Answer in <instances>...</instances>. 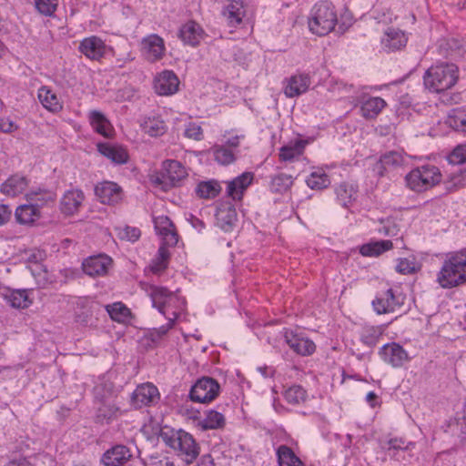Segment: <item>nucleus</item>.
I'll return each mask as SVG.
<instances>
[{
	"mask_svg": "<svg viewBox=\"0 0 466 466\" xmlns=\"http://www.w3.org/2000/svg\"><path fill=\"white\" fill-rule=\"evenodd\" d=\"M436 281L442 289H452L465 284L466 252L448 253L437 273Z\"/></svg>",
	"mask_w": 466,
	"mask_h": 466,
	"instance_id": "obj_1",
	"label": "nucleus"
},
{
	"mask_svg": "<svg viewBox=\"0 0 466 466\" xmlns=\"http://www.w3.org/2000/svg\"><path fill=\"white\" fill-rule=\"evenodd\" d=\"M404 181L410 191L421 194L439 186L443 181V175L436 165L425 163L411 168Z\"/></svg>",
	"mask_w": 466,
	"mask_h": 466,
	"instance_id": "obj_2",
	"label": "nucleus"
},
{
	"mask_svg": "<svg viewBox=\"0 0 466 466\" xmlns=\"http://www.w3.org/2000/svg\"><path fill=\"white\" fill-rule=\"evenodd\" d=\"M459 80V67L453 63L431 66L424 75V85L432 92L440 93L454 86Z\"/></svg>",
	"mask_w": 466,
	"mask_h": 466,
	"instance_id": "obj_3",
	"label": "nucleus"
},
{
	"mask_svg": "<svg viewBox=\"0 0 466 466\" xmlns=\"http://www.w3.org/2000/svg\"><path fill=\"white\" fill-rule=\"evenodd\" d=\"M338 23L335 6L328 1H321L311 8L308 25L309 31L319 36H324L332 32Z\"/></svg>",
	"mask_w": 466,
	"mask_h": 466,
	"instance_id": "obj_4",
	"label": "nucleus"
},
{
	"mask_svg": "<svg viewBox=\"0 0 466 466\" xmlns=\"http://www.w3.org/2000/svg\"><path fill=\"white\" fill-rule=\"evenodd\" d=\"M163 441L173 449L187 464H191L199 455V446L193 436L184 431L161 434Z\"/></svg>",
	"mask_w": 466,
	"mask_h": 466,
	"instance_id": "obj_5",
	"label": "nucleus"
},
{
	"mask_svg": "<svg viewBox=\"0 0 466 466\" xmlns=\"http://www.w3.org/2000/svg\"><path fill=\"white\" fill-rule=\"evenodd\" d=\"M219 390L220 386L216 380L203 377L192 386L189 396L195 402L208 403L218 396Z\"/></svg>",
	"mask_w": 466,
	"mask_h": 466,
	"instance_id": "obj_6",
	"label": "nucleus"
},
{
	"mask_svg": "<svg viewBox=\"0 0 466 466\" xmlns=\"http://www.w3.org/2000/svg\"><path fill=\"white\" fill-rule=\"evenodd\" d=\"M187 176L185 167L177 160L163 162L158 182L167 187H176Z\"/></svg>",
	"mask_w": 466,
	"mask_h": 466,
	"instance_id": "obj_7",
	"label": "nucleus"
},
{
	"mask_svg": "<svg viewBox=\"0 0 466 466\" xmlns=\"http://www.w3.org/2000/svg\"><path fill=\"white\" fill-rule=\"evenodd\" d=\"M403 304L400 294H395L392 289L383 291L372 300V307L377 314H387L399 309Z\"/></svg>",
	"mask_w": 466,
	"mask_h": 466,
	"instance_id": "obj_8",
	"label": "nucleus"
},
{
	"mask_svg": "<svg viewBox=\"0 0 466 466\" xmlns=\"http://www.w3.org/2000/svg\"><path fill=\"white\" fill-rule=\"evenodd\" d=\"M109 49L105 41L96 35L84 38L78 46V51L92 61L103 59Z\"/></svg>",
	"mask_w": 466,
	"mask_h": 466,
	"instance_id": "obj_9",
	"label": "nucleus"
},
{
	"mask_svg": "<svg viewBox=\"0 0 466 466\" xmlns=\"http://www.w3.org/2000/svg\"><path fill=\"white\" fill-rule=\"evenodd\" d=\"M159 400L157 388L150 383H143L137 387L131 397V403L136 409L155 404Z\"/></svg>",
	"mask_w": 466,
	"mask_h": 466,
	"instance_id": "obj_10",
	"label": "nucleus"
},
{
	"mask_svg": "<svg viewBox=\"0 0 466 466\" xmlns=\"http://www.w3.org/2000/svg\"><path fill=\"white\" fill-rule=\"evenodd\" d=\"M147 292L151 299L153 307L157 309L161 314L167 313L166 309L167 303H179V297L164 287L151 285Z\"/></svg>",
	"mask_w": 466,
	"mask_h": 466,
	"instance_id": "obj_11",
	"label": "nucleus"
},
{
	"mask_svg": "<svg viewBox=\"0 0 466 466\" xmlns=\"http://www.w3.org/2000/svg\"><path fill=\"white\" fill-rule=\"evenodd\" d=\"M112 262V258L107 255L99 254L86 258L82 263V268L90 277H102L107 274Z\"/></svg>",
	"mask_w": 466,
	"mask_h": 466,
	"instance_id": "obj_12",
	"label": "nucleus"
},
{
	"mask_svg": "<svg viewBox=\"0 0 466 466\" xmlns=\"http://www.w3.org/2000/svg\"><path fill=\"white\" fill-rule=\"evenodd\" d=\"M179 79L172 70H164L154 79V88L160 96H171L178 91Z\"/></svg>",
	"mask_w": 466,
	"mask_h": 466,
	"instance_id": "obj_13",
	"label": "nucleus"
},
{
	"mask_svg": "<svg viewBox=\"0 0 466 466\" xmlns=\"http://www.w3.org/2000/svg\"><path fill=\"white\" fill-rule=\"evenodd\" d=\"M157 233L162 239V245L173 247L178 241V236L175 225L167 216L155 217L153 219Z\"/></svg>",
	"mask_w": 466,
	"mask_h": 466,
	"instance_id": "obj_14",
	"label": "nucleus"
},
{
	"mask_svg": "<svg viewBox=\"0 0 466 466\" xmlns=\"http://www.w3.org/2000/svg\"><path fill=\"white\" fill-rule=\"evenodd\" d=\"M191 419L195 426L202 431L223 429L226 424L225 416L215 410H207L203 418L199 412H196Z\"/></svg>",
	"mask_w": 466,
	"mask_h": 466,
	"instance_id": "obj_15",
	"label": "nucleus"
},
{
	"mask_svg": "<svg viewBox=\"0 0 466 466\" xmlns=\"http://www.w3.org/2000/svg\"><path fill=\"white\" fill-rule=\"evenodd\" d=\"M165 50L164 40L157 35H150L141 42L142 54L149 62H156L161 59Z\"/></svg>",
	"mask_w": 466,
	"mask_h": 466,
	"instance_id": "obj_16",
	"label": "nucleus"
},
{
	"mask_svg": "<svg viewBox=\"0 0 466 466\" xmlns=\"http://www.w3.org/2000/svg\"><path fill=\"white\" fill-rule=\"evenodd\" d=\"M379 353L386 363L394 368L401 367L409 360L407 351L395 342L385 344Z\"/></svg>",
	"mask_w": 466,
	"mask_h": 466,
	"instance_id": "obj_17",
	"label": "nucleus"
},
{
	"mask_svg": "<svg viewBox=\"0 0 466 466\" xmlns=\"http://www.w3.org/2000/svg\"><path fill=\"white\" fill-rule=\"evenodd\" d=\"M215 216L216 225L225 232H231L238 222L237 210L230 203L220 204Z\"/></svg>",
	"mask_w": 466,
	"mask_h": 466,
	"instance_id": "obj_18",
	"label": "nucleus"
},
{
	"mask_svg": "<svg viewBox=\"0 0 466 466\" xmlns=\"http://www.w3.org/2000/svg\"><path fill=\"white\" fill-rule=\"evenodd\" d=\"M96 197L104 204L114 205L122 199V188L115 182L104 181L95 187Z\"/></svg>",
	"mask_w": 466,
	"mask_h": 466,
	"instance_id": "obj_19",
	"label": "nucleus"
},
{
	"mask_svg": "<svg viewBox=\"0 0 466 466\" xmlns=\"http://www.w3.org/2000/svg\"><path fill=\"white\" fill-rule=\"evenodd\" d=\"M85 200L83 191L70 189L65 192L60 201V209L63 214L72 216L77 213Z\"/></svg>",
	"mask_w": 466,
	"mask_h": 466,
	"instance_id": "obj_20",
	"label": "nucleus"
},
{
	"mask_svg": "<svg viewBox=\"0 0 466 466\" xmlns=\"http://www.w3.org/2000/svg\"><path fill=\"white\" fill-rule=\"evenodd\" d=\"M285 340L290 349L301 356L311 355L316 350V345L311 339L293 332L287 331Z\"/></svg>",
	"mask_w": 466,
	"mask_h": 466,
	"instance_id": "obj_21",
	"label": "nucleus"
},
{
	"mask_svg": "<svg viewBox=\"0 0 466 466\" xmlns=\"http://www.w3.org/2000/svg\"><path fill=\"white\" fill-rule=\"evenodd\" d=\"M131 457V451L127 447L116 445L103 454L101 461L105 466H123Z\"/></svg>",
	"mask_w": 466,
	"mask_h": 466,
	"instance_id": "obj_22",
	"label": "nucleus"
},
{
	"mask_svg": "<svg viewBox=\"0 0 466 466\" xmlns=\"http://www.w3.org/2000/svg\"><path fill=\"white\" fill-rule=\"evenodd\" d=\"M254 175L244 172L233 180L228 182L227 193L233 200H241L245 190L252 183Z\"/></svg>",
	"mask_w": 466,
	"mask_h": 466,
	"instance_id": "obj_23",
	"label": "nucleus"
},
{
	"mask_svg": "<svg viewBox=\"0 0 466 466\" xmlns=\"http://www.w3.org/2000/svg\"><path fill=\"white\" fill-rule=\"evenodd\" d=\"M310 86V77L306 74H298L286 81L284 94L288 97H295L305 93Z\"/></svg>",
	"mask_w": 466,
	"mask_h": 466,
	"instance_id": "obj_24",
	"label": "nucleus"
},
{
	"mask_svg": "<svg viewBox=\"0 0 466 466\" xmlns=\"http://www.w3.org/2000/svg\"><path fill=\"white\" fill-rule=\"evenodd\" d=\"M97 150L101 155L117 165L127 163L129 157L127 149L117 144H111L107 142L98 143Z\"/></svg>",
	"mask_w": 466,
	"mask_h": 466,
	"instance_id": "obj_25",
	"label": "nucleus"
},
{
	"mask_svg": "<svg viewBox=\"0 0 466 466\" xmlns=\"http://www.w3.org/2000/svg\"><path fill=\"white\" fill-rule=\"evenodd\" d=\"M178 36L184 44L196 46L203 39L204 30L198 23L188 21L181 26Z\"/></svg>",
	"mask_w": 466,
	"mask_h": 466,
	"instance_id": "obj_26",
	"label": "nucleus"
},
{
	"mask_svg": "<svg viewBox=\"0 0 466 466\" xmlns=\"http://www.w3.org/2000/svg\"><path fill=\"white\" fill-rule=\"evenodd\" d=\"M407 41L408 38L403 31L390 27L385 31L381 38V46L388 51H395L404 47Z\"/></svg>",
	"mask_w": 466,
	"mask_h": 466,
	"instance_id": "obj_27",
	"label": "nucleus"
},
{
	"mask_svg": "<svg viewBox=\"0 0 466 466\" xmlns=\"http://www.w3.org/2000/svg\"><path fill=\"white\" fill-rule=\"evenodd\" d=\"M28 187V180L25 177L18 174L8 177L1 186L0 191L4 195L15 197L22 194Z\"/></svg>",
	"mask_w": 466,
	"mask_h": 466,
	"instance_id": "obj_28",
	"label": "nucleus"
},
{
	"mask_svg": "<svg viewBox=\"0 0 466 466\" xmlns=\"http://www.w3.org/2000/svg\"><path fill=\"white\" fill-rule=\"evenodd\" d=\"M25 198L40 210L41 208L53 204L56 199V194L52 190L37 188L29 191Z\"/></svg>",
	"mask_w": 466,
	"mask_h": 466,
	"instance_id": "obj_29",
	"label": "nucleus"
},
{
	"mask_svg": "<svg viewBox=\"0 0 466 466\" xmlns=\"http://www.w3.org/2000/svg\"><path fill=\"white\" fill-rule=\"evenodd\" d=\"M38 99L43 106L50 112L58 113L63 108V104L56 94L48 86H41L38 89Z\"/></svg>",
	"mask_w": 466,
	"mask_h": 466,
	"instance_id": "obj_30",
	"label": "nucleus"
},
{
	"mask_svg": "<svg viewBox=\"0 0 466 466\" xmlns=\"http://www.w3.org/2000/svg\"><path fill=\"white\" fill-rule=\"evenodd\" d=\"M387 325H366L360 332V341L369 348L375 347L384 334Z\"/></svg>",
	"mask_w": 466,
	"mask_h": 466,
	"instance_id": "obj_31",
	"label": "nucleus"
},
{
	"mask_svg": "<svg viewBox=\"0 0 466 466\" xmlns=\"http://www.w3.org/2000/svg\"><path fill=\"white\" fill-rule=\"evenodd\" d=\"M307 141L299 139L283 146L279 149V160L291 162L298 159L304 153Z\"/></svg>",
	"mask_w": 466,
	"mask_h": 466,
	"instance_id": "obj_32",
	"label": "nucleus"
},
{
	"mask_svg": "<svg viewBox=\"0 0 466 466\" xmlns=\"http://www.w3.org/2000/svg\"><path fill=\"white\" fill-rule=\"evenodd\" d=\"M89 122L93 129L105 137H108L112 132V125L104 114L97 110L89 112Z\"/></svg>",
	"mask_w": 466,
	"mask_h": 466,
	"instance_id": "obj_33",
	"label": "nucleus"
},
{
	"mask_svg": "<svg viewBox=\"0 0 466 466\" xmlns=\"http://www.w3.org/2000/svg\"><path fill=\"white\" fill-rule=\"evenodd\" d=\"M224 15L229 25L236 26L239 25L245 15V8L241 0H230L226 5Z\"/></svg>",
	"mask_w": 466,
	"mask_h": 466,
	"instance_id": "obj_34",
	"label": "nucleus"
},
{
	"mask_svg": "<svg viewBox=\"0 0 466 466\" xmlns=\"http://www.w3.org/2000/svg\"><path fill=\"white\" fill-rule=\"evenodd\" d=\"M384 99L379 96H371L361 104L360 111L363 117L367 119L375 118L386 106Z\"/></svg>",
	"mask_w": 466,
	"mask_h": 466,
	"instance_id": "obj_35",
	"label": "nucleus"
},
{
	"mask_svg": "<svg viewBox=\"0 0 466 466\" xmlns=\"http://www.w3.org/2000/svg\"><path fill=\"white\" fill-rule=\"evenodd\" d=\"M27 289L11 290L5 295V299L15 309H26L32 304Z\"/></svg>",
	"mask_w": 466,
	"mask_h": 466,
	"instance_id": "obj_36",
	"label": "nucleus"
},
{
	"mask_svg": "<svg viewBox=\"0 0 466 466\" xmlns=\"http://www.w3.org/2000/svg\"><path fill=\"white\" fill-rule=\"evenodd\" d=\"M221 189L219 182L212 179L199 182L196 187L195 192L200 198L209 199L218 196Z\"/></svg>",
	"mask_w": 466,
	"mask_h": 466,
	"instance_id": "obj_37",
	"label": "nucleus"
},
{
	"mask_svg": "<svg viewBox=\"0 0 466 466\" xmlns=\"http://www.w3.org/2000/svg\"><path fill=\"white\" fill-rule=\"evenodd\" d=\"M15 218L20 224H31L40 218V210L29 202L19 206L15 210Z\"/></svg>",
	"mask_w": 466,
	"mask_h": 466,
	"instance_id": "obj_38",
	"label": "nucleus"
},
{
	"mask_svg": "<svg viewBox=\"0 0 466 466\" xmlns=\"http://www.w3.org/2000/svg\"><path fill=\"white\" fill-rule=\"evenodd\" d=\"M447 192H455L466 187V169L460 168L451 172L443 181Z\"/></svg>",
	"mask_w": 466,
	"mask_h": 466,
	"instance_id": "obj_39",
	"label": "nucleus"
},
{
	"mask_svg": "<svg viewBox=\"0 0 466 466\" xmlns=\"http://www.w3.org/2000/svg\"><path fill=\"white\" fill-rule=\"evenodd\" d=\"M336 196L339 203L344 207H350L356 199V188L348 183H341L336 187Z\"/></svg>",
	"mask_w": 466,
	"mask_h": 466,
	"instance_id": "obj_40",
	"label": "nucleus"
},
{
	"mask_svg": "<svg viewBox=\"0 0 466 466\" xmlns=\"http://www.w3.org/2000/svg\"><path fill=\"white\" fill-rule=\"evenodd\" d=\"M210 153L219 165L227 166L236 160V152L223 145H214L210 148Z\"/></svg>",
	"mask_w": 466,
	"mask_h": 466,
	"instance_id": "obj_41",
	"label": "nucleus"
},
{
	"mask_svg": "<svg viewBox=\"0 0 466 466\" xmlns=\"http://www.w3.org/2000/svg\"><path fill=\"white\" fill-rule=\"evenodd\" d=\"M142 130L150 137H159L166 133L167 126L159 117H147L141 124Z\"/></svg>",
	"mask_w": 466,
	"mask_h": 466,
	"instance_id": "obj_42",
	"label": "nucleus"
},
{
	"mask_svg": "<svg viewBox=\"0 0 466 466\" xmlns=\"http://www.w3.org/2000/svg\"><path fill=\"white\" fill-rule=\"evenodd\" d=\"M392 248L393 244L390 240H380L362 245L360 253L366 257L380 256Z\"/></svg>",
	"mask_w": 466,
	"mask_h": 466,
	"instance_id": "obj_43",
	"label": "nucleus"
},
{
	"mask_svg": "<svg viewBox=\"0 0 466 466\" xmlns=\"http://www.w3.org/2000/svg\"><path fill=\"white\" fill-rule=\"evenodd\" d=\"M277 456L279 466H304L299 458L286 445L278 448Z\"/></svg>",
	"mask_w": 466,
	"mask_h": 466,
	"instance_id": "obj_44",
	"label": "nucleus"
},
{
	"mask_svg": "<svg viewBox=\"0 0 466 466\" xmlns=\"http://www.w3.org/2000/svg\"><path fill=\"white\" fill-rule=\"evenodd\" d=\"M184 301L179 298L177 304H166L167 314H163L167 319V323L162 326L159 329L162 334H166L175 324L176 319L178 318L180 312L184 309Z\"/></svg>",
	"mask_w": 466,
	"mask_h": 466,
	"instance_id": "obj_45",
	"label": "nucleus"
},
{
	"mask_svg": "<svg viewBox=\"0 0 466 466\" xmlns=\"http://www.w3.org/2000/svg\"><path fill=\"white\" fill-rule=\"evenodd\" d=\"M167 247V245H161L156 258L152 261L151 270L156 274L164 271L167 268L170 258V252Z\"/></svg>",
	"mask_w": 466,
	"mask_h": 466,
	"instance_id": "obj_46",
	"label": "nucleus"
},
{
	"mask_svg": "<svg viewBox=\"0 0 466 466\" xmlns=\"http://www.w3.org/2000/svg\"><path fill=\"white\" fill-rule=\"evenodd\" d=\"M447 123L457 131L466 132V111L454 108L448 116Z\"/></svg>",
	"mask_w": 466,
	"mask_h": 466,
	"instance_id": "obj_47",
	"label": "nucleus"
},
{
	"mask_svg": "<svg viewBox=\"0 0 466 466\" xmlns=\"http://www.w3.org/2000/svg\"><path fill=\"white\" fill-rule=\"evenodd\" d=\"M307 185L312 189H323L329 186L330 179L329 176L322 170L313 171L306 180Z\"/></svg>",
	"mask_w": 466,
	"mask_h": 466,
	"instance_id": "obj_48",
	"label": "nucleus"
},
{
	"mask_svg": "<svg viewBox=\"0 0 466 466\" xmlns=\"http://www.w3.org/2000/svg\"><path fill=\"white\" fill-rule=\"evenodd\" d=\"M110 318L118 322H124L130 316L129 309L122 302H116L106 306Z\"/></svg>",
	"mask_w": 466,
	"mask_h": 466,
	"instance_id": "obj_49",
	"label": "nucleus"
},
{
	"mask_svg": "<svg viewBox=\"0 0 466 466\" xmlns=\"http://www.w3.org/2000/svg\"><path fill=\"white\" fill-rule=\"evenodd\" d=\"M293 184V177L287 174H279L272 178L271 190L276 193L288 191Z\"/></svg>",
	"mask_w": 466,
	"mask_h": 466,
	"instance_id": "obj_50",
	"label": "nucleus"
},
{
	"mask_svg": "<svg viewBox=\"0 0 466 466\" xmlns=\"http://www.w3.org/2000/svg\"><path fill=\"white\" fill-rule=\"evenodd\" d=\"M306 390L299 385H293L284 392L285 400L291 404H299L306 400Z\"/></svg>",
	"mask_w": 466,
	"mask_h": 466,
	"instance_id": "obj_51",
	"label": "nucleus"
},
{
	"mask_svg": "<svg viewBox=\"0 0 466 466\" xmlns=\"http://www.w3.org/2000/svg\"><path fill=\"white\" fill-rule=\"evenodd\" d=\"M395 269L400 274L408 275L416 273L419 267L414 258H403L397 260Z\"/></svg>",
	"mask_w": 466,
	"mask_h": 466,
	"instance_id": "obj_52",
	"label": "nucleus"
},
{
	"mask_svg": "<svg viewBox=\"0 0 466 466\" xmlns=\"http://www.w3.org/2000/svg\"><path fill=\"white\" fill-rule=\"evenodd\" d=\"M402 162L403 157L400 153L390 151L380 157L379 165L386 170L391 167L400 166Z\"/></svg>",
	"mask_w": 466,
	"mask_h": 466,
	"instance_id": "obj_53",
	"label": "nucleus"
},
{
	"mask_svg": "<svg viewBox=\"0 0 466 466\" xmlns=\"http://www.w3.org/2000/svg\"><path fill=\"white\" fill-rule=\"evenodd\" d=\"M36 10L43 15L51 16L56 11L58 0H34Z\"/></svg>",
	"mask_w": 466,
	"mask_h": 466,
	"instance_id": "obj_54",
	"label": "nucleus"
},
{
	"mask_svg": "<svg viewBox=\"0 0 466 466\" xmlns=\"http://www.w3.org/2000/svg\"><path fill=\"white\" fill-rule=\"evenodd\" d=\"M376 230L386 237H394L398 234V228L394 221L390 218H383L380 220L379 227Z\"/></svg>",
	"mask_w": 466,
	"mask_h": 466,
	"instance_id": "obj_55",
	"label": "nucleus"
},
{
	"mask_svg": "<svg viewBox=\"0 0 466 466\" xmlns=\"http://www.w3.org/2000/svg\"><path fill=\"white\" fill-rule=\"evenodd\" d=\"M448 160L452 165L466 163V143L457 146L449 155Z\"/></svg>",
	"mask_w": 466,
	"mask_h": 466,
	"instance_id": "obj_56",
	"label": "nucleus"
},
{
	"mask_svg": "<svg viewBox=\"0 0 466 466\" xmlns=\"http://www.w3.org/2000/svg\"><path fill=\"white\" fill-rule=\"evenodd\" d=\"M144 466H175V464L170 458L156 453L144 461Z\"/></svg>",
	"mask_w": 466,
	"mask_h": 466,
	"instance_id": "obj_57",
	"label": "nucleus"
},
{
	"mask_svg": "<svg viewBox=\"0 0 466 466\" xmlns=\"http://www.w3.org/2000/svg\"><path fill=\"white\" fill-rule=\"evenodd\" d=\"M118 411V408L110 402H103L97 410V417L102 420H109L113 419Z\"/></svg>",
	"mask_w": 466,
	"mask_h": 466,
	"instance_id": "obj_58",
	"label": "nucleus"
},
{
	"mask_svg": "<svg viewBox=\"0 0 466 466\" xmlns=\"http://www.w3.org/2000/svg\"><path fill=\"white\" fill-rule=\"evenodd\" d=\"M184 135L186 137L194 139L196 141H200L204 137L202 127L196 123H189L187 125Z\"/></svg>",
	"mask_w": 466,
	"mask_h": 466,
	"instance_id": "obj_59",
	"label": "nucleus"
},
{
	"mask_svg": "<svg viewBox=\"0 0 466 466\" xmlns=\"http://www.w3.org/2000/svg\"><path fill=\"white\" fill-rule=\"evenodd\" d=\"M390 450H412L415 446L414 442H406L402 438H393L389 441Z\"/></svg>",
	"mask_w": 466,
	"mask_h": 466,
	"instance_id": "obj_60",
	"label": "nucleus"
},
{
	"mask_svg": "<svg viewBox=\"0 0 466 466\" xmlns=\"http://www.w3.org/2000/svg\"><path fill=\"white\" fill-rule=\"evenodd\" d=\"M18 126L7 117L0 118V132L10 134L15 131Z\"/></svg>",
	"mask_w": 466,
	"mask_h": 466,
	"instance_id": "obj_61",
	"label": "nucleus"
},
{
	"mask_svg": "<svg viewBox=\"0 0 466 466\" xmlns=\"http://www.w3.org/2000/svg\"><path fill=\"white\" fill-rule=\"evenodd\" d=\"M140 237V230L137 228L127 227L124 229L123 238H127L129 241H136Z\"/></svg>",
	"mask_w": 466,
	"mask_h": 466,
	"instance_id": "obj_62",
	"label": "nucleus"
},
{
	"mask_svg": "<svg viewBox=\"0 0 466 466\" xmlns=\"http://www.w3.org/2000/svg\"><path fill=\"white\" fill-rule=\"evenodd\" d=\"M243 137L244 136H234L228 137L223 146H226L227 147L231 148L236 152V149L239 147L240 139Z\"/></svg>",
	"mask_w": 466,
	"mask_h": 466,
	"instance_id": "obj_63",
	"label": "nucleus"
},
{
	"mask_svg": "<svg viewBox=\"0 0 466 466\" xmlns=\"http://www.w3.org/2000/svg\"><path fill=\"white\" fill-rule=\"evenodd\" d=\"M11 217V210L8 206L0 205V226L6 223Z\"/></svg>",
	"mask_w": 466,
	"mask_h": 466,
	"instance_id": "obj_64",
	"label": "nucleus"
}]
</instances>
